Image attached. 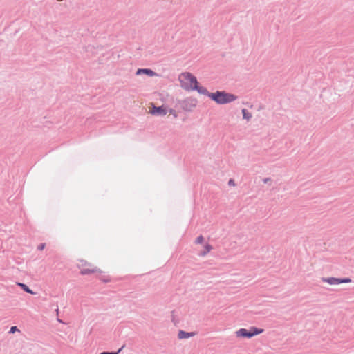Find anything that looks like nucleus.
<instances>
[{"label": "nucleus", "instance_id": "nucleus-11", "mask_svg": "<svg viewBox=\"0 0 354 354\" xmlns=\"http://www.w3.org/2000/svg\"><path fill=\"white\" fill-rule=\"evenodd\" d=\"M243 118L249 121L252 118V114L245 109H242Z\"/></svg>", "mask_w": 354, "mask_h": 354}, {"label": "nucleus", "instance_id": "nucleus-16", "mask_svg": "<svg viewBox=\"0 0 354 354\" xmlns=\"http://www.w3.org/2000/svg\"><path fill=\"white\" fill-rule=\"evenodd\" d=\"M203 236H198V237L196 238V241H195L196 243H197V244H201V243H203Z\"/></svg>", "mask_w": 354, "mask_h": 354}, {"label": "nucleus", "instance_id": "nucleus-7", "mask_svg": "<svg viewBox=\"0 0 354 354\" xmlns=\"http://www.w3.org/2000/svg\"><path fill=\"white\" fill-rule=\"evenodd\" d=\"M193 91H196L198 93L207 96L211 99L212 93H210L207 91V89L203 86H198V84H195V86L193 88Z\"/></svg>", "mask_w": 354, "mask_h": 354}, {"label": "nucleus", "instance_id": "nucleus-8", "mask_svg": "<svg viewBox=\"0 0 354 354\" xmlns=\"http://www.w3.org/2000/svg\"><path fill=\"white\" fill-rule=\"evenodd\" d=\"M136 74L137 75L145 74L150 77H153L156 75L154 71H153L151 69H149V68H139L137 70Z\"/></svg>", "mask_w": 354, "mask_h": 354}, {"label": "nucleus", "instance_id": "nucleus-19", "mask_svg": "<svg viewBox=\"0 0 354 354\" xmlns=\"http://www.w3.org/2000/svg\"><path fill=\"white\" fill-rule=\"evenodd\" d=\"M228 185L230 186H234L235 185L234 180L233 179H230L228 182Z\"/></svg>", "mask_w": 354, "mask_h": 354}, {"label": "nucleus", "instance_id": "nucleus-12", "mask_svg": "<svg viewBox=\"0 0 354 354\" xmlns=\"http://www.w3.org/2000/svg\"><path fill=\"white\" fill-rule=\"evenodd\" d=\"M17 285L20 286L25 292L30 294H34V292L26 284L22 283H17Z\"/></svg>", "mask_w": 354, "mask_h": 354}, {"label": "nucleus", "instance_id": "nucleus-2", "mask_svg": "<svg viewBox=\"0 0 354 354\" xmlns=\"http://www.w3.org/2000/svg\"><path fill=\"white\" fill-rule=\"evenodd\" d=\"M238 97L225 91H217L212 93L211 100L218 104H226L235 101Z\"/></svg>", "mask_w": 354, "mask_h": 354}, {"label": "nucleus", "instance_id": "nucleus-22", "mask_svg": "<svg viewBox=\"0 0 354 354\" xmlns=\"http://www.w3.org/2000/svg\"><path fill=\"white\" fill-rule=\"evenodd\" d=\"M269 180H270V178H266L267 183H268Z\"/></svg>", "mask_w": 354, "mask_h": 354}, {"label": "nucleus", "instance_id": "nucleus-4", "mask_svg": "<svg viewBox=\"0 0 354 354\" xmlns=\"http://www.w3.org/2000/svg\"><path fill=\"white\" fill-rule=\"evenodd\" d=\"M178 103L183 110L192 111L196 106L198 101L194 97H189L183 100H179Z\"/></svg>", "mask_w": 354, "mask_h": 354}, {"label": "nucleus", "instance_id": "nucleus-9", "mask_svg": "<svg viewBox=\"0 0 354 354\" xmlns=\"http://www.w3.org/2000/svg\"><path fill=\"white\" fill-rule=\"evenodd\" d=\"M194 335V333H188L183 330H179L178 333V337L180 339H188L189 337H193Z\"/></svg>", "mask_w": 354, "mask_h": 354}, {"label": "nucleus", "instance_id": "nucleus-23", "mask_svg": "<svg viewBox=\"0 0 354 354\" xmlns=\"http://www.w3.org/2000/svg\"><path fill=\"white\" fill-rule=\"evenodd\" d=\"M102 280H103L104 281H105V282H107V281H108V280H106V279H102Z\"/></svg>", "mask_w": 354, "mask_h": 354}, {"label": "nucleus", "instance_id": "nucleus-1", "mask_svg": "<svg viewBox=\"0 0 354 354\" xmlns=\"http://www.w3.org/2000/svg\"><path fill=\"white\" fill-rule=\"evenodd\" d=\"M180 87L186 91H192L194 86L198 84L196 77L189 72H183L178 78Z\"/></svg>", "mask_w": 354, "mask_h": 354}, {"label": "nucleus", "instance_id": "nucleus-17", "mask_svg": "<svg viewBox=\"0 0 354 354\" xmlns=\"http://www.w3.org/2000/svg\"><path fill=\"white\" fill-rule=\"evenodd\" d=\"M16 331H19V329L17 328V326H12L10 329L9 333H14Z\"/></svg>", "mask_w": 354, "mask_h": 354}, {"label": "nucleus", "instance_id": "nucleus-14", "mask_svg": "<svg viewBox=\"0 0 354 354\" xmlns=\"http://www.w3.org/2000/svg\"><path fill=\"white\" fill-rule=\"evenodd\" d=\"M124 348V345H123L118 351L116 352H103L102 354H119L120 351Z\"/></svg>", "mask_w": 354, "mask_h": 354}, {"label": "nucleus", "instance_id": "nucleus-3", "mask_svg": "<svg viewBox=\"0 0 354 354\" xmlns=\"http://www.w3.org/2000/svg\"><path fill=\"white\" fill-rule=\"evenodd\" d=\"M263 332V329L251 327L249 330L241 328L236 332V337L250 338Z\"/></svg>", "mask_w": 354, "mask_h": 354}, {"label": "nucleus", "instance_id": "nucleus-13", "mask_svg": "<svg viewBox=\"0 0 354 354\" xmlns=\"http://www.w3.org/2000/svg\"><path fill=\"white\" fill-rule=\"evenodd\" d=\"M211 249H212V246L210 245H209V244H207L205 246L204 250L201 252L199 255L200 256H203V257L206 255L208 252H210Z\"/></svg>", "mask_w": 354, "mask_h": 354}, {"label": "nucleus", "instance_id": "nucleus-21", "mask_svg": "<svg viewBox=\"0 0 354 354\" xmlns=\"http://www.w3.org/2000/svg\"><path fill=\"white\" fill-rule=\"evenodd\" d=\"M57 321H58L59 322H60V323H62V321L61 319H57Z\"/></svg>", "mask_w": 354, "mask_h": 354}, {"label": "nucleus", "instance_id": "nucleus-5", "mask_svg": "<svg viewBox=\"0 0 354 354\" xmlns=\"http://www.w3.org/2000/svg\"><path fill=\"white\" fill-rule=\"evenodd\" d=\"M323 282L328 283L330 285H337L340 283H347L351 282L350 278H336V277H323L322 278Z\"/></svg>", "mask_w": 354, "mask_h": 354}, {"label": "nucleus", "instance_id": "nucleus-18", "mask_svg": "<svg viewBox=\"0 0 354 354\" xmlns=\"http://www.w3.org/2000/svg\"><path fill=\"white\" fill-rule=\"evenodd\" d=\"M45 246H46L45 243H41L40 245H38L37 249L39 250H42L44 249Z\"/></svg>", "mask_w": 354, "mask_h": 354}, {"label": "nucleus", "instance_id": "nucleus-15", "mask_svg": "<svg viewBox=\"0 0 354 354\" xmlns=\"http://www.w3.org/2000/svg\"><path fill=\"white\" fill-rule=\"evenodd\" d=\"M167 113H169L170 114L174 115V118H176L178 116L176 111L173 109H167Z\"/></svg>", "mask_w": 354, "mask_h": 354}, {"label": "nucleus", "instance_id": "nucleus-6", "mask_svg": "<svg viewBox=\"0 0 354 354\" xmlns=\"http://www.w3.org/2000/svg\"><path fill=\"white\" fill-rule=\"evenodd\" d=\"M150 113L153 115L163 116L167 113V108L164 106L158 107L153 106L150 110Z\"/></svg>", "mask_w": 354, "mask_h": 354}, {"label": "nucleus", "instance_id": "nucleus-20", "mask_svg": "<svg viewBox=\"0 0 354 354\" xmlns=\"http://www.w3.org/2000/svg\"><path fill=\"white\" fill-rule=\"evenodd\" d=\"M55 311H56L57 315H58V313H59V309H58V308H57V309L55 310Z\"/></svg>", "mask_w": 354, "mask_h": 354}, {"label": "nucleus", "instance_id": "nucleus-10", "mask_svg": "<svg viewBox=\"0 0 354 354\" xmlns=\"http://www.w3.org/2000/svg\"><path fill=\"white\" fill-rule=\"evenodd\" d=\"M100 272V270L97 268H82L81 270V274H91V273H95V272Z\"/></svg>", "mask_w": 354, "mask_h": 354}]
</instances>
